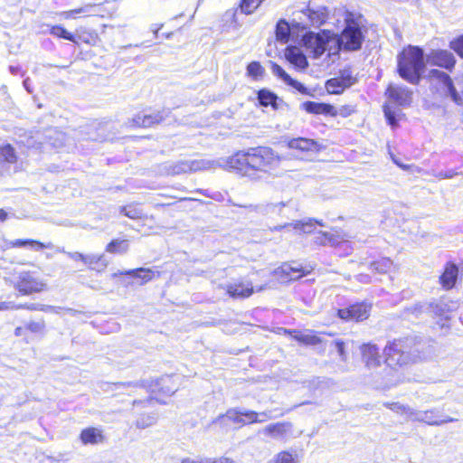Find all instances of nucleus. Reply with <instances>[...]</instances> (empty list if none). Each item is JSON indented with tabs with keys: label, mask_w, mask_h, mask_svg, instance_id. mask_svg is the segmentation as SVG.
<instances>
[{
	"label": "nucleus",
	"mask_w": 463,
	"mask_h": 463,
	"mask_svg": "<svg viewBox=\"0 0 463 463\" xmlns=\"http://www.w3.org/2000/svg\"><path fill=\"white\" fill-rule=\"evenodd\" d=\"M259 418L263 420V422L267 421L268 420H272L274 418L271 411H265L261 412H258Z\"/></svg>",
	"instance_id": "nucleus-60"
},
{
	"label": "nucleus",
	"mask_w": 463,
	"mask_h": 463,
	"mask_svg": "<svg viewBox=\"0 0 463 463\" xmlns=\"http://www.w3.org/2000/svg\"><path fill=\"white\" fill-rule=\"evenodd\" d=\"M359 280L361 282H365L367 283L369 281V277L367 275H363V274H360L359 275Z\"/></svg>",
	"instance_id": "nucleus-64"
},
{
	"label": "nucleus",
	"mask_w": 463,
	"mask_h": 463,
	"mask_svg": "<svg viewBox=\"0 0 463 463\" xmlns=\"http://www.w3.org/2000/svg\"><path fill=\"white\" fill-rule=\"evenodd\" d=\"M264 72L265 70L259 61H251L247 66L248 75L252 77L254 80H258L260 77H262Z\"/></svg>",
	"instance_id": "nucleus-45"
},
{
	"label": "nucleus",
	"mask_w": 463,
	"mask_h": 463,
	"mask_svg": "<svg viewBox=\"0 0 463 463\" xmlns=\"http://www.w3.org/2000/svg\"><path fill=\"white\" fill-rule=\"evenodd\" d=\"M286 333L289 334L295 340L298 341L301 344L307 345H317L320 343H322V340L320 337L312 335V334H306L302 333L298 330H285Z\"/></svg>",
	"instance_id": "nucleus-27"
},
{
	"label": "nucleus",
	"mask_w": 463,
	"mask_h": 463,
	"mask_svg": "<svg viewBox=\"0 0 463 463\" xmlns=\"http://www.w3.org/2000/svg\"><path fill=\"white\" fill-rule=\"evenodd\" d=\"M263 0H242L240 10L245 14H250L260 5Z\"/></svg>",
	"instance_id": "nucleus-46"
},
{
	"label": "nucleus",
	"mask_w": 463,
	"mask_h": 463,
	"mask_svg": "<svg viewBox=\"0 0 463 463\" xmlns=\"http://www.w3.org/2000/svg\"><path fill=\"white\" fill-rule=\"evenodd\" d=\"M385 406L391 409L392 411L403 414V411L405 410V405L401 404L399 402H392V403H385Z\"/></svg>",
	"instance_id": "nucleus-58"
},
{
	"label": "nucleus",
	"mask_w": 463,
	"mask_h": 463,
	"mask_svg": "<svg viewBox=\"0 0 463 463\" xmlns=\"http://www.w3.org/2000/svg\"><path fill=\"white\" fill-rule=\"evenodd\" d=\"M298 31V28L291 24L288 23L285 19H280L276 25V38L282 43H287L292 33V31Z\"/></svg>",
	"instance_id": "nucleus-24"
},
{
	"label": "nucleus",
	"mask_w": 463,
	"mask_h": 463,
	"mask_svg": "<svg viewBox=\"0 0 463 463\" xmlns=\"http://www.w3.org/2000/svg\"><path fill=\"white\" fill-rule=\"evenodd\" d=\"M214 165L215 163L213 161L205 159L178 160L163 164L161 166V172L167 175H177L208 170L214 167Z\"/></svg>",
	"instance_id": "nucleus-4"
},
{
	"label": "nucleus",
	"mask_w": 463,
	"mask_h": 463,
	"mask_svg": "<svg viewBox=\"0 0 463 463\" xmlns=\"http://www.w3.org/2000/svg\"><path fill=\"white\" fill-rule=\"evenodd\" d=\"M314 221L315 218H306L303 220L295 221L292 222V227L303 233L309 234L312 233L316 229Z\"/></svg>",
	"instance_id": "nucleus-37"
},
{
	"label": "nucleus",
	"mask_w": 463,
	"mask_h": 463,
	"mask_svg": "<svg viewBox=\"0 0 463 463\" xmlns=\"http://www.w3.org/2000/svg\"><path fill=\"white\" fill-rule=\"evenodd\" d=\"M51 33L57 37L63 38V39H66L71 42H75L74 36L71 33H69L65 28H63L62 26H60V25L53 26L51 29Z\"/></svg>",
	"instance_id": "nucleus-49"
},
{
	"label": "nucleus",
	"mask_w": 463,
	"mask_h": 463,
	"mask_svg": "<svg viewBox=\"0 0 463 463\" xmlns=\"http://www.w3.org/2000/svg\"><path fill=\"white\" fill-rule=\"evenodd\" d=\"M21 308H24V309H28V310H40V311H44V312L53 311L55 313H58V309H61V307H56L53 306L43 305V304H39V303L24 304V305L20 304V305L16 306V309H21Z\"/></svg>",
	"instance_id": "nucleus-42"
},
{
	"label": "nucleus",
	"mask_w": 463,
	"mask_h": 463,
	"mask_svg": "<svg viewBox=\"0 0 463 463\" xmlns=\"http://www.w3.org/2000/svg\"><path fill=\"white\" fill-rule=\"evenodd\" d=\"M258 100L263 107L271 106L274 109L279 108L277 95L268 90H260L258 92Z\"/></svg>",
	"instance_id": "nucleus-31"
},
{
	"label": "nucleus",
	"mask_w": 463,
	"mask_h": 463,
	"mask_svg": "<svg viewBox=\"0 0 463 463\" xmlns=\"http://www.w3.org/2000/svg\"><path fill=\"white\" fill-rule=\"evenodd\" d=\"M332 344L335 345V347L340 356V359L344 362L346 361V354L345 351V342L340 339H336Z\"/></svg>",
	"instance_id": "nucleus-55"
},
{
	"label": "nucleus",
	"mask_w": 463,
	"mask_h": 463,
	"mask_svg": "<svg viewBox=\"0 0 463 463\" xmlns=\"http://www.w3.org/2000/svg\"><path fill=\"white\" fill-rule=\"evenodd\" d=\"M458 267L449 262L446 264L443 273L439 277V282L445 289H450L454 288L458 276Z\"/></svg>",
	"instance_id": "nucleus-21"
},
{
	"label": "nucleus",
	"mask_w": 463,
	"mask_h": 463,
	"mask_svg": "<svg viewBox=\"0 0 463 463\" xmlns=\"http://www.w3.org/2000/svg\"><path fill=\"white\" fill-rule=\"evenodd\" d=\"M17 161V156L14 148L10 145H5L0 146V174L4 175L7 173L10 166L15 164Z\"/></svg>",
	"instance_id": "nucleus-18"
},
{
	"label": "nucleus",
	"mask_w": 463,
	"mask_h": 463,
	"mask_svg": "<svg viewBox=\"0 0 463 463\" xmlns=\"http://www.w3.org/2000/svg\"><path fill=\"white\" fill-rule=\"evenodd\" d=\"M241 412H243V411L239 409H232L227 411L225 417H227L230 420H232L234 423L245 425L246 420Z\"/></svg>",
	"instance_id": "nucleus-48"
},
{
	"label": "nucleus",
	"mask_w": 463,
	"mask_h": 463,
	"mask_svg": "<svg viewBox=\"0 0 463 463\" xmlns=\"http://www.w3.org/2000/svg\"><path fill=\"white\" fill-rule=\"evenodd\" d=\"M287 58L292 64L301 70L308 67V61L306 55L296 49L288 50Z\"/></svg>",
	"instance_id": "nucleus-30"
},
{
	"label": "nucleus",
	"mask_w": 463,
	"mask_h": 463,
	"mask_svg": "<svg viewBox=\"0 0 463 463\" xmlns=\"http://www.w3.org/2000/svg\"><path fill=\"white\" fill-rule=\"evenodd\" d=\"M229 295L232 298H248L253 292V288L250 283L232 284L227 289Z\"/></svg>",
	"instance_id": "nucleus-28"
},
{
	"label": "nucleus",
	"mask_w": 463,
	"mask_h": 463,
	"mask_svg": "<svg viewBox=\"0 0 463 463\" xmlns=\"http://www.w3.org/2000/svg\"><path fill=\"white\" fill-rule=\"evenodd\" d=\"M426 62L431 66H437L451 71L456 64L454 54L442 49H432L426 54Z\"/></svg>",
	"instance_id": "nucleus-9"
},
{
	"label": "nucleus",
	"mask_w": 463,
	"mask_h": 463,
	"mask_svg": "<svg viewBox=\"0 0 463 463\" xmlns=\"http://www.w3.org/2000/svg\"><path fill=\"white\" fill-rule=\"evenodd\" d=\"M314 242L317 245H335L339 242V236L327 232H318L314 239Z\"/></svg>",
	"instance_id": "nucleus-34"
},
{
	"label": "nucleus",
	"mask_w": 463,
	"mask_h": 463,
	"mask_svg": "<svg viewBox=\"0 0 463 463\" xmlns=\"http://www.w3.org/2000/svg\"><path fill=\"white\" fill-rule=\"evenodd\" d=\"M305 40L306 43L313 49L315 58H319L327 49L328 40L318 33H309Z\"/></svg>",
	"instance_id": "nucleus-20"
},
{
	"label": "nucleus",
	"mask_w": 463,
	"mask_h": 463,
	"mask_svg": "<svg viewBox=\"0 0 463 463\" xmlns=\"http://www.w3.org/2000/svg\"><path fill=\"white\" fill-rule=\"evenodd\" d=\"M124 274L133 278L140 279L142 280V284H144L150 281L154 278L155 271H153L151 269L138 268L127 270Z\"/></svg>",
	"instance_id": "nucleus-33"
},
{
	"label": "nucleus",
	"mask_w": 463,
	"mask_h": 463,
	"mask_svg": "<svg viewBox=\"0 0 463 463\" xmlns=\"http://www.w3.org/2000/svg\"><path fill=\"white\" fill-rule=\"evenodd\" d=\"M383 112H384V116H385L388 123L392 127L396 126L397 122H398L397 111L394 109H392L391 106L384 105L383 106Z\"/></svg>",
	"instance_id": "nucleus-50"
},
{
	"label": "nucleus",
	"mask_w": 463,
	"mask_h": 463,
	"mask_svg": "<svg viewBox=\"0 0 463 463\" xmlns=\"http://www.w3.org/2000/svg\"><path fill=\"white\" fill-rule=\"evenodd\" d=\"M363 41L364 35L360 26L354 22H348L340 36V45L348 51H357L361 49Z\"/></svg>",
	"instance_id": "nucleus-6"
},
{
	"label": "nucleus",
	"mask_w": 463,
	"mask_h": 463,
	"mask_svg": "<svg viewBox=\"0 0 463 463\" xmlns=\"http://www.w3.org/2000/svg\"><path fill=\"white\" fill-rule=\"evenodd\" d=\"M328 14L325 7H320L317 10L307 8L299 13L298 18L293 19V25L298 28V32H304L308 27H319L327 19Z\"/></svg>",
	"instance_id": "nucleus-5"
},
{
	"label": "nucleus",
	"mask_w": 463,
	"mask_h": 463,
	"mask_svg": "<svg viewBox=\"0 0 463 463\" xmlns=\"http://www.w3.org/2000/svg\"><path fill=\"white\" fill-rule=\"evenodd\" d=\"M262 433L277 440H287L293 436V424L289 421H281L267 425Z\"/></svg>",
	"instance_id": "nucleus-11"
},
{
	"label": "nucleus",
	"mask_w": 463,
	"mask_h": 463,
	"mask_svg": "<svg viewBox=\"0 0 463 463\" xmlns=\"http://www.w3.org/2000/svg\"><path fill=\"white\" fill-rule=\"evenodd\" d=\"M370 307L364 303H357L347 308L338 310V316L341 319L349 321H363L369 317Z\"/></svg>",
	"instance_id": "nucleus-13"
},
{
	"label": "nucleus",
	"mask_w": 463,
	"mask_h": 463,
	"mask_svg": "<svg viewBox=\"0 0 463 463\" xmlns=\"http://www.w3.org/2000/svg\"><path fill=\"white\" fill-rule=\"evenodd\" d=\"M449 48L463 58V35L449 42Z\"/></svg>",
	"instance_id": "nucleus-53"
},
{
	"label": "nucleus",
	"mask_w": 463,
	"mask_h": 463,
	"mask_svg": "<svg viewBox=\"0 0 463 463\" xmlns=\"http://www.w3.org/2000/svg\"><path fill=\"white\" fill-rule=\"evenodd\" d=\"M169 111L162 110L153 114H137L132 119L133 126L141 128H151L163 122L168 116Z\"/></svg>",
	"instance_id": "nucleus-14"
},
{
	"label": "nucleus",
	"mask_w": 463,
	"mask_h": 463,
	"mask_svg": "<svg viewBox=\"0 0 463 463\" xmlns=\"http://www.w3.org/2000/svg\"><path fill=\"white\" fill-rule=\"evenodd\" d=\"M129 244L127 240H112L106 247V251L109 253L123 254L128 250Z\"/></svg>",
	"instance_id": "nucleus-36"
},
{
	"label": "nucleus",
	"mask_w": 463,
	"mask_h": 463,
	"mask_svg": "<svg viewBox=\"0 0 463 463\" xmlns=\"http://www.w3.org/2000/svg\"><path fill=\"white\" fill-rule=\"evenodd\" d=\"M7 213L4 209H0V222H5L7 219Z\"/></svg>",
	"instance_id": "nucleus-62"
},
{
	"label": "nucleus",
	"mask_w": 463,
	"mask_h": 463,
	"mask_svg": "<svg viewBox=\"0 0 463 463\" xmlns=\"http://www.w3.org/2000/svg\"><path fill=\"white\" fill-rule=\"evenodd\" d=\"M282 157L269 146L250 147L229 157L227 165L238 174L251 180L270 175L280 165Z\"/></svg>",
	"instance_id": "nucleus-1"
},
{
	"label": "nucleus",
	"mask_w": 463,
	"mask_h": 463,
	"mask_svg": "<svg viewBox=\"0 0 463 463\" xmlns=\"http://www.w3.org/2000/svg\"><path fill=\"white\" fill-rule=\"evenodd\" d=\"M287 205L286 203L280 202L278 203H262L258 205H249L246 206L247 208L250 209V211H254L262 214H272V213H278L280 214L282 208H284Z\"/></svg>",
	"instance_id": "nucleus-26"
},
{
	"label": "nucleus",
	"mask_w": 463,
	"mask_h": 463,
	"mask_svg": "<svg viewBox=\"0 0 463 463\" xmlns=\"http://www.w3.org/2000/svg\"><path fill=\"white\" fill-rule=\"evenodd\" d=\"M403 414H406L411 420L419 421L420 411H417L409 406H406Z\"/></svg>",
	"instance_id": "nucleus-57"
},
{
	"label": "nucleus",
	"mask_w": 463,
	"mask_h": 463,
	"mask_svg": "<svg viewBox=\"0 0 463 463\" xmlns=\"http://www.w3.org/2000/svg\"><path fill=\"white\" fill-rule=\"evenodd\" d=\"M426 54L419 46L409 45L397 55V72L407 82L418 85L426 70Z\"/></svg>",
	"instance_id": "nucleus-2"
},
{
	"label": "nucleus",
	"mask_w": 463,
	"mask_h": 463,
	"mask_svg": "<svg viewBox=\"0 0 463 463\" xmlns=\"http://www.w3.org/2000/svg\"><path fill=\"white\" fill-rule=\"evenodd\" d=\"M59 251L66 254L72 260L81 261L82 263H84L85 255L80 252H78V251L70 252V251H66L64 249L59 250Z\"/></svg>",
	"instance_id": "nucleus-56"
},
{
	"label": "nucleus",
	"mask_w": 463,
	"mask_h": 463,
	"mask_svg": "<svg viewBox=\"0 0 463 463\" xmlns=\"http://www.w3.org/2000/svg\"><path fill=\"white\" fill-rule=\"evenodd\" d=\"M47 137L49 138L50 145L55 148L61 147L64 145L65 135L61 132L51 130Z\"/></svg>",
	"instance_id": "nucleus-43"
},
{
	"label": "nucleus",
	"mask_w": 463,
	"mask_h": 463,
	"mask_svg": "<svg viewBox=\"0 0 463 463\" xmlns=\"http://www.w3.org/2000/svg\"><path fill=\"white\" fill-rule=\"evenodd\" d=\"M80 439L84 445H96L104 440V436L100 429L89 427L81 430Z\"/></svg>",
	"instance_id": "nucleus-23"
},
{
	"label": "nucleus",
	"mask_w": 463,
	"mask_h": 463,
	"mask_svg": "<svg viewBox=\"0 0 463 463\" xmlns=\"http://www.w3.org/2000/svg\"><path fill=\"white\" fill-rule=\"evenodd\" d=\"M338 78L344 83V87L346 88H350L357 81L350 68H345L340 71Z\"/></svg>",
	"instance_id": "nucleus-44"
},
{
	"label": "nucleus",
	"mask_w": 463,
	"mask_h": 463,
	"mask_svg": "<svg viewBox=\"0 0 463 463\" xmlns=\"http://www.w3.org/2000/svg\"><path fill=\"white\" fill-rule=\"evenodd\" d=\"M426 313L442 316L446 311L447 305L442 300L425 302Z\"/></svg>",
	"instance_id": "nucleus-39"
},
{
	"label": "nucleus",
	"mask_w": 463,
	"mask_h": 463,
	"mask_svg": "<svg viewBox=\"0 0 463 463\" xmlns=\"http://www.w3.org/2000/svg\"><path fill=\"white\" fill-rule=\"evenodd\" d=\"M9 244L11 247H14H14L18 248V247L31 246L32 248H33L36 250H42V249H51L52 247V244L51 242L45 244V243L40 242L38 241L30 240V239H27V240L18 239V240L10 241Z\"/></svg>",
	"instance_id": "nucleus-32"
},
{
	"label": "nucleus",
	"mask_w": 463,
	"mask_h": 463,
	"mask_svg": "<svg viewBox=\"0 0 463 463\" xmlns=\"http://www.w3.org/2000/svg\"><path fill=\"white\" fill-rule=\"evenodd\" d=\"M288 146L291 149H298L300 151H317L318 150V144L314 139L298 137L292 138L288 141Z\"/></svg>",
	"instance_id": "nucleus-25"
},
{
	"label": "nucleus",
	"mask_w": 463,
	"mask_h": 463,
	"mask_svg": "<svg viewBox=\"0 0 463 463\" xmlns=\"http://www.w3.org/2000/svg\"><path fill=\"white\" fill-rule=\"evenodd\" d=\"M16 306L14 302L11 301H4L0 302V310H6V309H16Z\"/></svg>",
	"instance_id": "nucleus-61"
},
{
	"label": "nucleus",
	"mask_w": 463,
	"mask_h": 463,
	"mask_svg": "<svg viewBox=\"0 0 463 463\" xmlns=\"http://www.w3.org/2000/svg\"><path fill=\"white\" fill-rule=\"evenodd\" d=\"M430 80H437L442 88L444 94L449 97L458 105L463 104V99L457 91L450 76L438 69H432L429 72Z\"/></svg>",
	"instance_id": "nucleus-7"
},
{
	"label": "nucleus",
	"mask_w": 463,
	"mask_h": 463,
	"mask_svg": "<svg viewBox=\"0 0 463 463\" xmlns=\"http://www.w3.org/2000/svg\"><path fill=\"white\" fill-rule=\"evenodd\" d=\"M385 95L390 102L400 107L410 105L412 99V91L408 87L402 85L390 84Z\"/></svg>",
	"instance_id": "nucleus-10"
},
{
	"label": "nucleus",
	"mask_w": 463,
	"mask_h": 463,
	"mask_svg": "<svg viewBox=\"0 0 463 463\" xmlns=\"http://www.w3.org/2000/svg\"><path fill=\"white\" fill-rule=\"evenodd\" d=\"M326 88L331 94H341L345 89H347L346 87H344V83L338 77L327 80L326 82Z\"/></svg>",
	"instance_id": "nucleus-40"
},
{
	"label": "nucleus",
	"mask_w": 463,
	"mask_h": 463,
	"mask_svg": "<svg viewBox=\"0 0 463 463\" xmlns=\"http://www.w3.org/2000/svg\"><path fill=\"white\" fill-rule=\"evenodd\" d=\"M119 213L129 219L137 220L144 218V213L137 204H128L119 208Z\"/></svg>",
	"instance_id": "nucleus-35"
},
{
	"label": "nucleus",
	"mask_w": 463,
	"mask_h": 463,
	"mask_svg": "<svg viewBox=\"0 0 463 463\" xmlns=\"http://www.w3.org/2000/svg\"><path fill=\"white\" fill-rule=\"evenodd\" d=\"M241 413L243 415L246 424L263 423V420L259 418L258 412L254 411L243 410V412Z\"/></svg>",
	"instance_id": "nucleus-52"
},
{
	"label": "nucleus",
	"mask_w": 463,
	"mask_h": 463,
	"mask_svg": "<svg viewBox=\"0 0 463 463\" xmlns=\"http://www.w3.org/2000/svg\"><path fill=\"white\" fill-rule=\"evenodd\" d=\"M182 463H206V459L204 460H201V461H197V460H194V459H191V458H185L182 461Z\"/></svg>",
	"instance_id": "nucleus-63"
},
{
	"label": "nucleus",
	"mask_w": 463,
	"mask_h": 463,
	"mask_svg": "<svg viewBox=\"0 0 463 463\" xmlns=\"http://www.w3.org/2000/svg\"><path fill=\"white\" fill-rule=\"evenodd\" d=\"M385 363L388 366L402 365L407 363V355L402 350V342L395 340L384 348Z\"/></svg>",
	"instance_id": "nucleus-12"
},
{
	"label": "nucleus",
	"mask_w": 463,
	"mask_h": 463,
	"mask_svg": "<svg viewBox=\"0 0 463 463\" xmlns=\"http://www.w3.org/2000/svg\"><path fill=\"white\" fill-rule=\"evenodd\" d=\"M84 264L90 269L101 271L106 269L108 262L103 254H87L85 255Z\"/></svg>",
	"instance_id": "nucleus-29"
},
{
	"label": "nucleus",
	"mask_w": 463,
	"mask_h": 463,
	"mask_svg": "<svg viewBox=\"0 0 463 463\" xmlns=\"http://www.w3.org/2000/svg\"><path fill=\"white\" fill-rule=\"evenodd\" d=\"M175 375H164L156 380H141L137 382H125L115 383L117 389L122 387L125 389H146L152 394H162L165 396H171L178 390V384Z\"/></svg>",
	"instance_id": "nucleus-3"
},
{
	"label": "nucleus",
	"mask_w": 463,
	"mask_h": 463,
	"mask_svg": "<svg viewBox=\"0 0 463 463\" xmlns=\"http://www.w3.org/2000/svg\"><path fill=\"white\" fill-rule=\"evenodd\" d=\"M392 262L390 259H382L371 263V268L379 273H386L392 267Z\"/></svg>",
	"instance_id": "nucleus-47"
},
{
	"label": "nucleus",
	"mask_w": 463,
	"mask_h": 463,
	"mask_svg": "<svg viewBox=\"0 0 463 463\" xmlns=\"http://www.w3.org/2000/svg\"><path fill=\"white\" fill-rule=\"evenodd\" d=\"M26 329L30 330L33 333H40L43 331L45 327V323L43 319L39 321H31L26 325Z\"/></svg>",
	"instance_id": "nucleus-54"
},
{
	"label": "nucleus",
	"mask_w": 463,
	"mask_h": 463,
	"mask_svg": "<svg viewBox=\"0 0 463 463\" xmlns=\"http://www.w3.org/2000/svg\"><path fill=\"white\" fill-rule=\"evenodd\" d=\"M306 273L302 266L296 262L284 263L276 270V274L281 275V278L287 280H296L303 277Z\"/></svg>",
	"instance_id": "nucleus-19"
},
{
	"label": "nucleus",
	"mask_w": 463,
	"mask_h": 463,
	"mask_svg": "<svg viewBox=\"0 0 463 463\" xmlns=\"http://www.w3.org/2000/svg\"><path fill=\"white\" fill-rule=\"evenodd\" d=\"M302 108L310 114L325 115L335 117L337 111L335 108L330 104L316 101H306L302 103Z\"/></svg>",
	"instance_id": "nucleus-17"
},
{
	"label": "nucleus",
	"mask_w": 463,
	"mask_h": 463,
	"mask_svg": "<svg viewBox=\"0 0 463 463\" xmlns=\"http://www.w3.org/2000/svg\"><path fill=\"white\" fill-rule=\"evenodd\" d=\"M363 360L368 368H376L381 364L379 348L373 344H364L361 346Z\"/></svg>",
	"instance_id": "nucleus-15"
},
{
	"label": "nucleus",
	"mask_w": 463,
	"mask_h": 463,
	"mask_svg": "<svg viewBox=\"0 0 463 463\" xmlns=\"http://www.w3.org/2000/svg\"><path fill=\"white\" fill-rule=\"evenodd\" d=\"M441 417L440 412L438 409L434 408L428 411H420V422H424L430 426H440L444 423L456 421L457 419L449 416H445L443 419H438Z\"/></svg>",
	"instance_id": "nucleus-16"
},
{
	"label": "nucleus",
	"mask_w": 463,
	"mask_h": 463,
	"mask_svg": "<svg viewBox=\"0 0 463 463\" xmlns=\"http://www.w3.org/2000/svg\"><path fill=\"white\" fill-rule=\"evenodd\" d=\"M157 417L155 413L141 414L136 420V427L146 429L156 424Z\"/></svg>",
	"instance_id": "nucleus-41"
},
{
	"label": "nucleus",
	"mask_w": 463,
	"mask_h": 463,
	"mask_svg": "<svg viewBox=\"0 0 463 463\" xmlns=\"http://www.w3.org/2000/svg\"><path fill=\"white\" fill-rule=\"evenodd\" d=\"M422 313H426V305L425 302H418L411 304L409 307H406L403 309L402 316L405 318H411V317H418Z\"/></svg>",
	"instance_id": "nucleus-38"
},
{
	"label": "nucleus",
	"mask_w": 463,
	"mask_h": 463,
	"mask_svg": "<svg viewBox=\"0 0 463 463\" xmlns=\"http://www.w3.org/2000/svg\"><path fill=\"white\" fill-rule=\"evenodd\" d=\"M272 73L281 79L287 85L293 87L298 90L300 93H307V88L298 80L292 79L279 65L275 62H271Z\"/></svg>",
	"instance_id": "nucleus-22"
},
{
	"label": "nucleus",
	"mask_w": 463,
	"mask_h": 463,
	"mask_svg": "<svg viewBox=\"0 0 463 463\" xmlns=\"http://www.w3.org/2000/svg\"><path fill=\"white\" fill-rule=\"evenodd\" d=\"M274 463H297V461L289 451H281L275 456Z\"/></svg>",
	"instance_id": "nucleus-51"
},
{
	"label": "nucleus",
	"mask_w": 463,
	"mask_h": 463,
	"mask_svg": "<svg viewBox=\"0 0 463 463\" xmlns=\"http://www.w3.org/2000/svg\"><path fill=\"white\" fill-rule=\"evenodd\" d=\"M206 463H237L233 459L225 458V457H220L218 458H206Z\"/></svg>",
	"instance_id": "nucleus-59"
},
{
	"label": "nucleus",
	"mask_w": 463,
	"mask_h": 463,
	"mask_svg": "<svg viewBox=\"0 0 463 463\" xmlns=\"http://www.w3.org/2000/svg\"><path fill=\"white\" fill-rule=\"evenodd\" d=\"M14 287L21 295L27 296L43 290L44 284L35 279L30 271H23L15 278Z\"/></svg>",
	"instance_id": "nucleus-8"
}]
</instances>
